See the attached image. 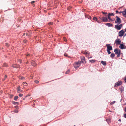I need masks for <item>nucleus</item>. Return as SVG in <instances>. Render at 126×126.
<instances>
[{
	"mask_svg": "<svg viewBox=\"0 0 126 126\" xmlns=\"http://www.w3.org/2000/svg\"><path fill=\"white\" fill-rule=\"evenodd\" d=\"M81 63V61H79L75 63L74 64V68H78L80 66Z\"/></svg>",
	"mask_w": 126,
	"mask_h": 126,
	"instance_id": "1",
	"label": "nucleus"
},
{
	"mask_svg": "<svg viewBox=\"0 0 126 126\" xmlns=\"http://www.w3.org/2000/svg\"><path fill=\"white\" fill-rule=\"evenodd\" d=\"M114 51L115 53V54H117V57H119L121 52L120 50H118V49L117 48H116L114 49Z\"/></svg>",
	"mask_w": 126,
	"mask_h": 126,
	"instance_id": "2",
	"label": "nucleus"
},
{
	"mask_svg": "<svg viewBox=\"0 0 126 126\" xmlns=\"http://www.w3.org/2000/svg\"><path fill=\"white\" fill-rule=\"evenodd\" d=\"M122 27V25L120 24V25H115V28L117 30H120Z\"/></svg>",
	"mask_w": 126,
	"mask_h": 126,
	"instance_id": "3",
	"label": "nucleus"
},
{
	"mask_svg": "<svg viewBox=\"0 0 126 126\" xmlns=\"http://www.w3.org/2000/svg\"><path fill=\"white\" fill-rule=\"evenodd\" d=\"M116 19L115 21V23H118V24H120L121 22V20L120 19L118 16H116Z\"/></svg>",
	"mask_w": 126,
	"mask_h": 126,
	"instance_id": "4",
	"label": "nucleus"
},
{
	"mask_svg": "<svg viewBox=\"0 0 126 126\" xmlns=\"http://www.w3.org/2000/svg\"><path fill=\"white\" fill-rule=\"evenodd\" d=\"M110 44H106V46L107 47V50H112V48L111 46H110Z\"/></svg>",
	"mask_w": 126,
	"mask_h": 126,
	"instance_id": "5",
	"label": "nucleus"
},
{
	"mask_svg": "<svg viewBox=\"0 0 126 126\" xmlns=\"http://www.w3.org/2000/svg\"><path fill=\"white\" fill-rule=\"evenodd\" d=\"M124 33V32L123 30H122L119 32V35L120 37L123 36Z\"/></svg>",
	"mask_w": 126,
	"mask_h": 126,
	"instance_id": "6",
	"label": "nucleus"
},
{
	"mask_svg": "<svg viewBox=\"0 0 126 126\" xmlns=\"http://www.w3.org/2000/svg\"><path fill=\"white\" fill-rule=\"evenodd\" d=\"M80 58L81 61V62L83 63H85L86 61L85 57H82Z\"/></svg>",
	"mask_w": 126,
	"mask_h": 126,
	"instance_id": "7",
	"label": "nucleus"
},
{
	"mask_svg": "<svg viewBox=\"0 0 126 126\" xmlns=\"http://www.w3.org/2000/svg\"><path fill=\"white\" fill-rule=\"evenodd\" d=\"M122 82L121 81H118L116 82V83H115V86L117 87L121 84Z\"/></svg>",
	"mask_w": 126,
	"mask_h": 126,
	"instance_id": "8",
	"label": "nucleus"
},
{
	"mask_svg": "<svg viewBox=\"0 0 126 126\" xmlns=\"http://www.w3.org/2000/svg\"><path fill=\"white\" fill-rule=\"evenodd\" d=\"M121 42V41L119 39H117L115 40V43L117 45L120 44Z\"/></svg>",
	"mask_w": 126,
	"mask_h": 126,
	"instance_id": "9",
	"label": "nucleus"
},
{
	"mask_svg": "<svg viewBox=\"0 0 126 126\" xmlns=\"http://www.w3.org/2000/svg\"><path fill=\"white\" fill-rule=\"evenodd\" d=\"M101 20H102L103 22H107L108 21L107 18L106 17H103L102 18H100Z\"/></svg>",
	"mask_w": 126,
	"mask_h": 126,
	"instance_id": "10",
	"label": "nucleus"
},
{
	"mask_svg": "<svg viewBox=\"0 0 126 126\" xmlns=\"http://www.w3.org/2000/svg\"><path fill=\"white\" fill-rule=\"evenodd\" d=\"M12 67L16 68H19L20 66L19 65L16 64H13L12 66Z\"/></svg>",
	"mask_w": 126,
	"mask_h": 126,
	"instance_id": "11",
	"label": "nucleus"
},
{
	"mask_svg": "<svg viewBox=\"0 0 126 126\" xmlns=\"http://www.w3.org/2000/svg\"><path fill=\"white\" fill-rule=\"evenodd\" d=\"M17 92L18 93H19L22 92V90L20 89V86L18 87L17 88Z\"/></svg>",
	"mask_w": 126,
	"mask_h": 126,
	"instance_id": "12",
	"label": "nucleus"
},
{
	"mask_svg": "<svg viewBox=\"0 0 126 126\" xmlns=\"http://www.w3.org/2000/svg\"><path fill=\"white\" fill-rule=\"evenodd\" d=\"M31 63V65L34 66H35L36 65V64L35 62L33 61H32Z\"/></svg>",
	"mask_w": 126,
	"mask_h": 126,
	"instance_id": "13",
	"label": "nucleus"
},
{
	"mask_svg": "<svg viewBox=\"0 0 126 126\" xmlns=\"http://www.w3.org/2000/svg\"><path fill=\"white\" fill-rule=\"evenodd\" d=\"M123 14L124 16L126 17V9L123 11Z\"/></svg>",
	"mask_w": 126,
	"mask_h": 126,
	"instance_id": "14",
	"label": "nucleus"
},
{
	"mask_svg": "<svg viewBox=\"0 0 126 126\" xmlns=\"http://www.w3.org/2000/svg\"><path fill=\"white\" fill-rule=\"evenodd\" d=\"M120 46H119V47L121 48V49H125V48L124 47V46L123 44H120Z\"/></svg>",
	"mask_w": 126,
	"mask_h": 126,
	"instance_id": "15",
	"label": "nucleus"
},
{
	"mask_svg": "<svg viewBox=\"0 0 126 126\" xmlns=\"http://www.w3.org/2000/svg\"><path fill=\"white\" fill-rule=\"evenodd\" d=\"M111 120V119L110 118H108L106 119V121L107 122L108 124H109L110 123Z\"/></svg>",
	"mask_w": 126,
	"mask_h": 126,
	"instance_id": "16",
	"label": "nucleus"
},
{
	"mask_svg": "<svg viewBox=\"0 0 126 126\" xmlns=\"http://www.w3.org/2000/svg\"><path fill=\"white\" fill-rule=\"evenodd\" d=\"M106 25L108 27H112L113 25L111 24L110 23H107L106 24Z\"/></svg>",
	"mask_w": 126,
	"mask_h": 126,
	"instance_id": "17",
	"label": "nucleus"
},
{
	"mask_svg": "<svg viewBox=\"0 0 126 126\" xmlns=\"http://www.w3.org/2000/svg\"><path fill=\"white\" fill-rule=\"evenodd\" d=\"M101 63L104 65H106V63L105 61H102L101 62Z\"/></svg>",
	"mask_w": 126,
	"mask_h": 126,
	"instance_id": "18",
	"label": "nucleus"
},
{
	"mask_svg": "<svg viewBox=\"0 0 126 126\" xmlns=\"http://www.w3.org/2000/svg\"><path fill=\"white\" fill-rule=\"evenodd\" d=\"M115 56V55L114 53H112L111 54L110 56L111 58H113Z\"/></svg>",
	"mask_w": 126,
	"mask_h": 126,
	"instance_id": "19",
	"label": "nucleus"
},
{
	"mask_svg": "<svg viewBox=\"0 0 126 126\" xmlns=\"http://www.w3.org/2000/svg\"><path fill=\"white\" fill-rule=\"evenodd\" d=\"M19 79L22 80H24L25 79V78L24 77H22L21 76H20L19 77Z\"/></svg>",
	"mask_w": 126,
	"mask_h": 126,
	"instance_id": "20",
	"label": "nucleus"
},
{
	"mask_svg": "<svg viewBox=\"0 0 126 126\" xmlns=\"http://www.w3.org/2000/svg\"><path fill=\"white\" fill-rule=\"evenodd\" d=\"M110 14H108V18L111 21H113V20H112V19L110 17Z\"/></svg>",
	"mask_w": 126,
	"mask_h": 126,
	"instance_id": "21",
	"label": "nucleus"
},
{
	"mask_svg": "<svg viewBox=\"0 0 126 126\" xmlns=\"http://www.w3.org/2000/svg\"><path fill=\"white\" fill-rule=\"evenodd\" d=\"M89 61L90 62L93 63L95 62V61L94 60H90Z\"/></svg>",
	"mask_w": 126,
	"mask_h": 126,
	"instance_id": "22",
	"label": "nucleus"
},
{
	"mask_svg": "<svg viewBox=\"0 0 126 126\" xmlns=\"http://www.w3.org/2000/svg\"><path fill=\"white\" fill-rule=\"evenodd\" d=\"M18 96H15L14 97V100H16L18 98Z\"/></svg>",
	"mask_w": 126,
	"mask_h": 126,
	"instance_id": "23",
	"label": "nucleus"
},
{
	"mask_svg": "<svg viewBox=\"0 0 126 126\" xmlns=\"http://www.w3.org/2000/svg\"><path fill=\"white\" fill-rule=\"evenodd\" d=\"M7 66V64L6 63H4L3 65V66L4 67H6Z\"/></svg>",
	"mask_w": 126,
	"mask_h": 126,
	"instance_id": "24",
	"label": "nucleus"
},
{
	"mask_svg": "<svg viewBox=\"0 0 126 126\" xmlns=\"http://www.w3.org/2000/svg\"><path fill=\"white\" fill-rule=\"evenodd\" d=\"M83 54H89V53L88 51H86L83 53Z\"/></svg>",
	"mask_w": 126,
	"mask_h": 126,
	"instance_id": "25",
	"label": "nucleus"
},
{
	"mask_svg": "<svg viewBox=\"0 0 126 126\" xmlns=\"http://www.w3.org/2000/svg\"><path fill=\"white\" fill-rule=\"evenodd\" d=\"M93 19L94 20H96V21L98 19L96 17H94L93 18Z\"/></svg>",
	"mask_w": 126,
	"mask_h": 126,
	"instance_id": "26",
	"label": "nucleus"
},
{
	"mask_svg": "<svg viewBox=\"0 0 126 126\" xmlns=\"http://www.w3.org/2000/svg\"><path fill=\"white\" fill-rule=\"evenodd\" d=\"M6 46L7 47H8L9 46V45L7 43H6Z\"/></svg>",
	"mask_w": 126,
	"mask_h": 126,
	"instance_id": "27",
	"label": "nucleus"
},
{
	"mask_svg": "<svg viewBox=\"0 0 126 126\" xmlns=\"http://www.w3.org/2000/svg\"><path fill=\"white\" fill-rule=\"evenodd\" d=\"M110 51V50H107V52L109 54H110L111 53V52Z\"/></svg>",
	"mask_w": 126,
	"mask_h": 126,
	"instance_id": "28",
	"label": "nucleus"
},
{
	"mask_svg": "<svg viewBox=\"0 0 126 126\" xmlns=\"http://www.w3.org/2000/svg\"><path fill=\"white\" fill-rule=\"evenodd\" d=\"M69 70H68L66 72H65V74H68L69 72Z\"/></svg>",
	"mask_w": 126,
	"mask_h": 126,
	"instance_id": "29",
	"label": "nucleus"
},
{
	"mask_svg": "<svg viewBox=\"0 0 126 126\" xmlns=\"http://www.w3.org/2000/svg\"><path fill=\"white\" fill-rule=\"evenodd\" d=\"M34 82L37 83H39V81L38 80H35L34 81Z\"/></svg>",
	"mask_w": 126,
	"mask_h": 126,
	"instance_id": "30",
	"label": "nucleus"
},
{
	"mask_svg": "<svg viewBox=\"0 0 126 126\" xmlns=\"http://www.w3.org/2000/svg\"><path fill=\"white\" fill-rule=\"evenodd\" d=\"M115 101L112 102H111L110 103V104L111 105H112L113 104H114V103H115Z\"/></svg>",
	"mask_w": 126,
	"mask_h": 126,
	"instance_id": "31",
	"label": "nucleus"
},
{
	"mask_svg": "<svg viewBox=\"0 0 126 126\" xmlns=\"http://www.w3.org/2000/svg\"><path fill=\"white\" fill-rule=\"evenodd\" d=\"M7 77V76L6 75H5V76H4V78L3 79V80H4Z\"/></svg>",
	"mask_w": 126,
	"mask_h": 126,
	"instance_id": "32",
	"label": "nucleus"
},
{
	"mask_svg": "<svg viewBox=\"0 0 126 126\" xmlns=\"http://www.w3.org/2000/svg\"><path fill=\"white\" fill-rule=\"evenodd\" d=\"M18 61L19 63H21L22 61L21 60L19 59L18 60Z\"/></svg>",
	"mask_w": 126,
	"mask_h": 126,
	"instance_id": "33",
	"label": "nucleus"
},
{
	"mask_svg": "<svg viewBox=\"0 0 126 126\" xmlns=\"http://www.w3.org/2000/svg\"><path fill=\"white\" fill-rule=\"evenodd\" d=\"M109 14H110V16H114V15L113 14V13H109Z\"/></svg>",
	"mask_w": 126,
	"mask_h": 126,
	"instance_id": "34",
	"label": "nucleus"
},
{
	"mask_svg": "<svg viewBox=\"0 0 126 126\" xmlns=\"http://www.w3.org/2000/svg\"><path fill=\"white\" fill-rule=\"evenodd\" d=\"M53 24V23L52 22H50L48 23L49 25H52Z\"/></svg>",
	"mask_w": 126,
	"mask_h": 126,
	"instance_id": "35",
	"label": "nucleus"
},
{
	"mask_svg": "<svg viewBox=\"0 0 126 126\" xmlns=\"http://www.w3.org/2000/svg\"><path fill=\"white\" fill-rule=\"evenodd\" d=\"M23 85H26V84L27 83L25 82H23Z\"/></svg>",
	"mask_w": 126,
	"mask_h": 126,
	"instance_id": "36",
	"label": "nucleus"
},
{
	"mask_svg": "<svg viewBox=\"0 0 126 126\" xmlns=\"http://www.w3.org/2000/svg\"><path fill=\"white\" fill-rule=\"evenodd\" d=\"M23 94H19V96H20V97H22L23 96Z\"/></svg>",
	"mask_w": 126,
	"mask_h": 126,
	"instance_id": "37",
	"label": "nucleus"
},
{
	"mask_svg": "<svg viewBox=\"0 0 126 126\" xmlns=\"http://www.w3.org/2000/svg\"><path fill=\"white\" fill-rule=\"evenodd\" d=\"M63 40L64 41H67V39L65 37L63 38Z\"/></svg>",
	"mask_w": 126,
	"mask_h": 126,
	"instance_id": "38",
	"label": "nucleus"
},
{
	"mask_svg": "<svg viewBox=\"0 0 126 126\" xmlns=\"http://www.w3.org/2000/svg\"><path fill=\"white\" fill-rule=\"evenodd\" d=\"M120 91L121 92H122L124 90L123 89V88H120Z\"/></svg>",
	"mask_w": 126,
	"mask_h": 126,
	"instance_id": "39",
	"label": "nucleus"
},
{
	"mask_svg": "<svg viewBox=\"0 0 126 126\" xmlns=\"http://www.w3.org/2000/svg\"><path fill=\"white\" fill-rule=\"evenodd\" d=\"M102 13L104 14H107V13L106 12H102Z\"/></svg>",
	"mask_w": 126,
	"mask_h": 126,
	"instance_id": "40",
	"label": "nucleus"
},
{
	"mask_svg": "<svg viewBox=\"0 0 126 126\" xmlns=\"http://www.w3.org/2000/svg\"><path fill=\"white\" fill-rule=\"evenodd\" d=\"M35 2V1H33L31 2V4H32L33 5V3H34Z\"/></svg>",
	"mask_w": 126,
	"mask_h": 126,
	"instance_id": "41",
	"label": "nucleus"
},
{
	"mask_svg": "<svg viewBox=\"0 0 126 126\" xmlns=\"http://www.w3.org/2000/svg\"><path fill=\"white\" fill-rule=\"evenodd\" d=\"M125 82H126V76L125 78Z\"/></svg>",
	"mask_w": 126,
	"mask_h": 126,
	"instance_id": "42",
	"label": "nucleus"
},
{
	"mask_svg": "<svg viewBox=\"0 0 126 126\" xmlns=\"http://www.w3.org/2000/svg\"><path fill=\"white\" fill-rule=\"evenodd\" d=\"M27 41L26 40H24V43H26L27 42Z\"/></svg>",
	"mask_w": 126,
	"mask_h": 126,
	"instance_id": "43",
	"label": "nucleus"
},
{
	"mask_svg": "<svg viewBox=\"0 0 126 126\" xmlns=\"http://www.w3.org/2000/svg\"><path fill=\"white\" fill-rule=\"evenodd\" d=\"M30 55V54L28 53L26 55V56H29Z\"/></svg>",
	"mask_w": 126,
	"mask_h": 126,
	"instance_id": "44",
	"label": "nucleus"
},
{
	"mask_svg": "<svg viewBox=\"0 0 126 126\" xmlns=\"http://www.w3.org/2000/svg\"><path fill=\"white\" fill-rule=\"evenodd\" d=\"M96 21L98 23H101V22H100L98 20V19H97Z\"/></svg>",
	"mask_w": 126,
	"mask_h": 126,
	"instance_id": "45",
	"label": "nucleus"
},
{
	"mask_svg": "<svg viewBox=\"0 0 126 126\" xmlns=\"http://www.w3.org/2000/svg\"><path fill=\"white\" fill-rule=\"evenodd\" d=\"M124 117L126 118V113L125 114H124Z\"/></svg>",
	"mask_w": 126,
	"mask_h": 126,
	"instance_id": "46",
	"label": "nucleus"
},
{
	"mask_svg": "<svg viewBox=\"0 0 126 126\" xmlns=\"http://www.w3.org/2000/svg\"><path fill=\"white\" fill-rule=\"evenodd\" d=\"M119 12L118 10H116V12L117 13H119Z\"/></svg>",
	"mask_w": 126,
	"mask_h": 126,
	"instance_id": "47",
	"label": "nucleus"
},
{
	"mask_svg": "<svg viewBox=\"0 0 126 126\" xmlns=\"http://www.w3.org/2000/svg\"><path fill=\"white\" fill-rule=\"evenodd\" d=\"M18 112V111L17 110H16L15 111V112L16 113H17Z\"/></svg>",
	"mask_w": 126,
	"mask_h": 126,
	"instance_id": "48",
	"label": "nucleus"
},
{
	"mask_svg": "<svg viewBox=\"0 0 126 126\" xmlns=\"http://www.w3.org/2000/svg\"><path fill=\"white\" fill-rule=\"evenodd\" d=\"M123 11H120L119 12V13L121 14V13H123Z\"/></svg>",
	"mask_w": 126,
	"mask_h": 126,
	"instance_id": "49",
	"label": "nucleus"
},
{
	"mask_svg": "<svg viewBox=\"0 0 126 126\" xmlns=\"http://www.w3.org/2000/svg\"><path fill=\"white\" fill-rule=\"evenodd\" d=\"M64 56H67V54H64Z\"/></svg>",
	"mask_w": 126,
	"mask_h": 126,
	"instance_id": "50",
	"label": "nucleus"
},
{
	"mask_svg": "<svg viewBox=\"0 0 126 126\" xmlns=\"http://www.w3.org/2000/svg\"><path fill=\"white\" fill-rule=\"evenodd\" d=\"M125 111L126 112V107H125Z\"/></svg>",
	"mask_w": 126,
	"mask_h": 126,
	"instance_id": "51",
	"label": "nucleus"
},
{
	"mask_svg": "<svg viewBox=\"0 0 126 126\" xmlns=\"http://www.w3.org/2000/svg\"><path fill=\"white\" fill-rule=\"evenodd\" d=\"M71 9V7H70V8H68V10H70V9Z\"/></svg>",
	"mask_w": 126,
	"mask_h": 126,
	"instance_id": "52",
	"label": "nucleus"
},
{
	"mask_svg": "<svg viewBox=\"0 0 126 126\" xmlns=\"http://www.w3.org/2000/svg\"><path fill=\"white\" fill-rule=\"evenodd\" d=\"M17 103V102H14V104H16V103Z\"/></svg>",
	"mask_w": 126,
	"mask_h": 126,
	"instance_id": "53",
	"label": "nucleus"
},
{
	"mask_svg": "<svg viewBox=\"0 0 126 126\" xmlns=\"http://www.w3.org/2000/svg\"><path fill=\"white\" fill-rule=\"evenodd\" d=\"M91 18V17L90 16H89V17H88V18L89 19H90Z\"/></svg>",
	"mask_w": 126,
	"mask_h": 126,
	"instance_id": "54",
	"label": "nucleus"
},
{
	"mask_svg": "<svg viewBox=\"0 0 126 126\" xmlns=\"http://www.w3.org/2000/svg\"><path fill=\"white\" fill-rule=\"evenodd\" d=\"M35 101H34L33 102V104H35Z\"/></svg>",
	"mask_w": 126,
	"mask_h": 126,
	"instance_id": "55",
	"label": "nucleus"
},
{
	"mask_svg": "<svg viewBox=\"0 0 126 126\" xmlns=\"http://www.w3.org/2000/svg\"><path fill=\"white\" fill-rule=\"evenodd\" d=\"M118 121H121V119H119V120H118Z\"/></svg>",
	"mask_w": 126,
	"mask_h": 126,
	"instance_id": "56",
	"label": "nucleus"
},
{
	"mask_svg": "<svg viewBox=\"0 0 126 126\" xmlns=\"http://www.w3.org/2000/svg\"><path fill=\"white\" fill-rule=\"evenodd\" d=\"M17 27H19V25H17Z\"/></svg>",
	"mask_w": 126,
	"mask_h": 126,
	"instance_id": "57",
	"label": "nucleus"
},
{
	"mask_svg": "<svg viewBox=\"0 0 126 126\" xmlns=\"http://www.w3.org/2000/svg\"><path fill=\"white\" fill-rule=\"evenodd\" d=\"M25 98H23V100H24L25 99Z\"/></svg>",
	"mask_w": 126,
	"mask_h": 126,
	"instance_id": "58",
	"label": "nucleus"
},
{
	"mask_svg": "<svg viewBox=\"0 0 126 126\" xmlns=\"http://www.w3.org/2000/svg\"><path fill=\"white\" fill-rule=\"evenodd\" d=\"M125 31L126 32V28L125 29Z\"/></svg>",
	"mask_w": 126,
	"mask_h": 126,
	"instance_id": "59",
	"label": "nucleus"
},
{
	"mask_svg": "<svg viewBox=\"0 0 126 126\" xmlns=\"http://www.w3.org/2000/svg\"><path fill=\"white\" fill-rule=\"evenodd\" d=\"M125 105H126V103L125 104Z\"/></svg>",
	"mask_w": 126,
	"mask_h": 126,
	"instance_id": "60",
	"label": "nucleus"
},
{
	"mask_svg": "<svg viewBox=\"0 0 126 126\" xmlns=\"http://www.w3.org/2000/svg\"><path fill=\"white\" fill-rule=\"evenodd\" d=\"M92 58V57H90V58Z\"/></svg>",
	"mask_w": 126,
	"mask_h": 126,
	"instance_id": "61",
	"label": "nucleus"
},
{
	"mask_svg": "<svg viewBox=\"0 0 126 126\" xmlns=\"http://www.w3.org/2000/svg\"><path fill=\"white\" fill-rule=\"evenodd\" d=\"M55 2H56V1H55V2H54V3H55Z\"/></svg>",
	"mask_w": 126,
	"mask_h": 126,
	"instance_id": "62",
	"label": "nucleus"
},
{
	"mask_svg": "<svg viewBox=\"0 0 126 126\" xmlns=\"http://www.w3.org/2000/svg\"><path fill=\"white\" fill-rule=\"evenodd\" d=\"M27 96H26V97H27Z\"/></svg>",
	"mask_w": 126,
	"mask_h": 126,
	"instance_id": "63",
	"label": "nucleus"
},
{
	"mask_svg": "<svg viewBox=\"0 0 126 126\" xmlns=\"http://www.w3.org/2000/svg\"><path fill=\"white\" fill-rule=\"evenodd\" d=\"M110 111V112H111V111Z\"/></svg>",
	"mask_w": 126,
	"mask_h": 126,
	"instance_id": "64",
	"label": "nucleus"
}]
</instances>
